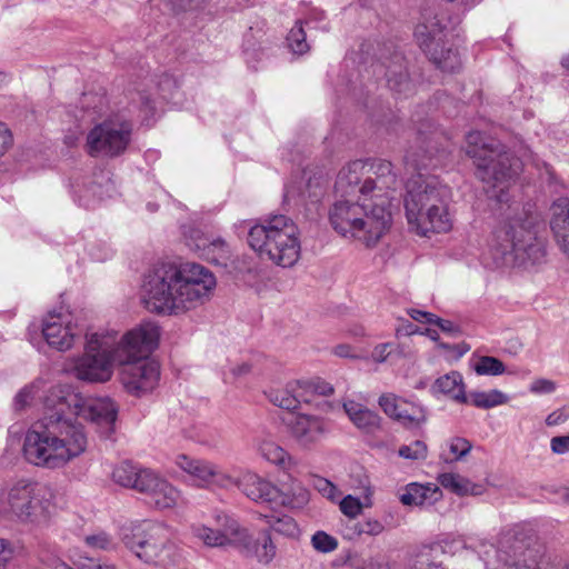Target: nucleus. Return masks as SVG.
<instances>
[{
  "label": "nucleus",
  "mask_w": 569,
  "mask_h": 569,
  "mask_svg": "<svg viewBox=\"0 0 569 569\" xmlns=\"http://www.w3.org/2000/svg\"><path fill=\"white\" fill-rule=\"evenodd\" d=\"M43 417L27 430L22 452L37 467L60 469L88 449L83 426L66 413L86 420L104 436L113 431L117 405L108 397L84 396L70 385L49 387L41 398Z\"/></svg>",
  "instance_id": "obj_1"
},
{
  "label": "nucleus",
  "mask_w": 569,
  "mask_h": 569,
  "mask_svg": "<svg viewBox=\"0 0 569 569\" xmlns=\"http://www.w3.org/2000/svg\"><path fill=\"white\" fill-rule=\"evenodd\" d=\"M399 186L393 166L387 160H356L343 168L336 182L346 194L328 211L332 229L343 238L367 247L378 243L391 224V201Z\"/></svg>",
  "instance_id": "obj_2"
},
{
  "label": "nucleus",
  "mask_w": 569,
  "mask_h": 569,
  "mask_svg": "<svg viewBox=\"0 0 569 569\" xmlns=\"http://www.w3.org/2000/svg\"><path fill=\"white\" fill-rule=\"evenodd\" d=\"M216 286L213 272L200 263H161L146 276L142 300L151 312L179 316L209 301Z\"/></svg>",
  "instance_id": "obj_3"
},
{
  "label": "nucleus",
  "mask_w": 569,
  "mask_h": 569,
  "mask_svg": "<svg viewBox=\"0 0 569 569\" xmlns=\"http://www.w3.org/2000/svg\"><path fill=\"white\" fill-rule=\"evenodd\" d=\"M157 330L149 323H140L117 340L116 333L94 332L87 336L84 352L74 357L68 371L78 380L103 383L111 379L113 365L148 352L156 342Z\"/></svg>",
  "instance_id": "obj_4"
},
{
  "label": "nucleus",
  "mask_w": 569,
  "mask_h": 569,
  "mask_svg": "<svg viewBox=\"0 0 569 569\" xmlns=\"http://www.w3.org/2000/svg\"><path fill=\"white\" fill-rule=\"evenodd\" d=\"M535 213L520 208L518 202L508 206V212L495 228L489 242L496 266H533L543 261L546 249L537 237Z\"/></svg>",
  "instance_id": "obj_5"
},
{
  "label": "nucleus",
  "mask_w": 569,
  "mask_h": 569,
  "mask_svg": "<svg viewBox=\"0 0 569 569\" xmlns=\"http://www.w3.org/2000/svg\"><path fill=\"white\" fill-rule=\"evenodd\" d=\"M406 217L420 236L447 232L452 222L448 210L450 189L435 176L418 173L407 182Z\"/></svg>",
  "instance_id": "obj_6"
},
{
  "label": "nucleus",
  "mask_w": 569,
  "mask_h": 569,
  "mask_svg": "<svg viewBox=\"0 0 569 569\" xmlns=\"http://www.w3.org/2000/svg\"><path fill=\"white\" fill-rule=\"evenodd\" d=\"M467 154L475 160L477 177L498 191L492 194L498 202H508L506 189L521 171L522 162L506 151L495 139L486 140L481 132L467 134Z\"/></svg>",
  "instance_id": "obj_7"
},
{
  "label": "nucleus",
  "mask_w": 569,
  "mask_h": 569,
  "mask_svg": "<svg viewBox=\"0 0 569 569\" xmlns=\"http://www.w3.org/2000/svg\"><path fill=\"white\" fill-rule=\"evenodd\" d=\"M248 243L261 259L282 268H290L300 259L299 229L292 219L283 214L251 226Z\"/></svg>",
  "instance_id": "obj_8"
},
{
  "label": "nucleus",
  "mask_w": 569,
  "mask_h": 569,
  "mask_svg": "<svg viewBox=\"0 0 569 569\" xmlns=\"http://www.w3.org/2000/svg\"><path fill=\"white\" fill-rule=\"evenodd\" d=\"M122 542L146 563L167 567L177 561L176 546L170 540L169 529L159 522L142 520L121 527Z\"/></svg>",
  "instance_id": "obj_9"
},
{
  "label": "nucleus",
  "mask_w": 569,
  "mask_h": 569,
  "mask_svg": "<svg viewBox=\"0 0 569 569\" xmlns=\"http://www.w3.org/2000/svg\"><path fill=\"white\" fill-rule=\"evenodd\" d=\"M132 132V123L128 120L119 117L104 119L88 131L84 150L92 158H117L127 151Z\"/></svg>",
  "instance_id": "obj_10"
},
{
  "label": "nucleus",
  "mask_w": 569,
  "mask_h": 569,
  "mask_svg": "<svg viewBox=\"0 0 569 569\" xmlns=\"http://www.w3.org/2000/svg\"><path fill=\"white\" fill-rule=\"evenodd\" d=\"M142 323H149L156 328L157 339L154 346L148 352L134 356L126 361H119V365L122 366L120 371L121 382L129 393L137 397L152 391L158 386L160 378L159 365L154 360L149 359V355L159 345L160 328L152 321H143Z\"/></svg>",
  "instance_id": "obj_11"
},
{
  "label": "nucleus",
  "mask_w": 569,
  "mask_h": 569,
  "mask_svg": "<svg viewBox=\"0 0 569 569\" xmlns=\"http://www.w3.org/2000/svg\"><path fill=\"white\" fill-rule=\"evenodd\" d=\"M415 36L420 47L439 69L446 72H455L460 68L461 61L458 50L445 47L447 34L438 17L418 24Z\"/></svg>",
  "instance_id": "obj_12"
},
{
  "label": "nucleus",
  "mask_w": 569,
  "mask_h": 569,
  "mask_svg": "<svg viewBox=\"0 0 569 569\" xmlns=\"http://www.w3.org/2000/svg\"><path fill=\"white\" fill-rule=\"evenodd\" d=\"M9 511L22 521H39L47 517L49 500L43 486L20 480L8 492Z\"/></svg>",
  "instance_id": "obj_13"
},
{
  "label": "nucleus",
  "mask_w": 569,
  "mask_h": 569,
  "mask_svg": "<svg viewBox=\"0 0 569 569\" xmlns=\"http://www.w3.org/2000/svg\"><path fill=\"white\" fill-rule=\"evenodd\" d=\"M174 462L199 488H209L211 486L220 488L231 487L232 477L223 472L218 465L211 461L181 453L176 457Z\"/></svg>",
  "instance_id": "obj_14"
},
{
  "label": "nucleus",
  "mask_w": 569,
  "mask_h": 569,
  "mask_svg": "<svg viewBox=\"0 0 569 569\" xmlns=\"http://www.w3.org/2000/svg\"><path fill=\"white\" fill-rule=\"evenodd\" d=\"M382 411L406 429H421L428 421V411L421 405L409 401L395 393H383L378 399Z\"/></svg>",
  "instance_id": "obj_15"
},
{
  "label": "nucleus",
  "mask_w": 569,
  "mask_h": 569,
  "mask_svg": "<svg viewBox=\"0 0 569 569\" xmlns=\"http://www.w3.org/2000/svg\"><path fill=\"white\" fill-rule=\"evenodd\" d=\"M499 561L502 566L522 569L537 563V552L530 546V539L509 530L499 538Z\"/></svg>",
  "instance_id": "obj_16"
},
{
  "label": "nucleus",
  "mask_w": 569,
  "mask_h": 569,
  "mask_svg": "<svg viewBox=\"0 0 569 569\" xmlns=\"http://www.w3.org/2000/svg\"><path fill=\"white\" fill-rule=\"evenodd\" d=\"M41 331L48 346L58 351L71 349L79 336L69 312H48L42 320Z\"/></svg>",
  "instance_id": "obj_17"
},
{
  "label": "nucleus",
  "mask_w": 569,
  "mask_h": 569,
  "mask_svg": "<svg viewBox=\"0 0 569 569\" xmlns=\"http://www.w3.org/2000/svg\"><path fill=\"white\" fill-rule=\"evenodd\" d=\"M284 425L290 438L303 449L316 445L328 432L326 420L315 415L295 413Z\"/></svg>",
  "instance_id": "obj_18"
},
{
  "label": "nucleus",
  "mask_w": 569,
  "mask_h": 569,
  "mask_svg": "<svg viewBox=\"0 0 569 569\" xmlns=\"http://www.w3.org/2000/svg\"><path fill=\"white\" fill-rule=\"evenodd\" d=\"M219 521L221 522L217 529L198 523L191 526V532L194 538L208 547H223L227 545L237 547L238 541H243V527L236 519L222 516L219 517Z\"/></svg>",
  "instance_id": "obj_19"
},
{
  "label": "nucleus",
  "mask_w": 569,
  "mask_h": 569,
  "mask_svg": "<svg viewBox=\"0 0 569 569\" xmlns=\"http://www.w3.org/2000/svg\"><path fill=\"white\" fill-rule=\"evenodd\" d=\"M231 486H236L247 498L258 503H274L280 497V489L272 482L247 470L238 478L232 477Z\"/></svg>",
  "instance_id": "obj_20"
},
{
  "label": "nucleus",
  "mask_w": 569,
  "mask_h": 569,
  "mask_svg": "<svg viewBox=\"0 0 569 569\" xmlns=\"http://www.w3.org/2000/svg\"><path fill=\"white\" fill-rule=\"evenodd\" d=\"M143 480L139 492L144 493L156 508L161 510L171 509L178 505L181 496L180 491L168 480L152 470L143 476Z\"/></svg>",
  "instance_id": "obj_21"
},
{
  "label": "nucleus",
  "mask_w": 569,
  "mask_h": 569,
  "mask_svg": "<svg viewBox=\"0 0 569 569\" xmlns=\"http://www.w3.org/2000/svg\"><path fill=\"white\" fill-rule=\"evenodd\" d=\"M342 408L352 425L366 435H376L382 429L380 415L362 403L348 399L342 402Z\"/></svg>",
  "instance_id": "obj_22"
},
{
  "label": "nucleus",
  "mask_w": 569,
  "mask_h": 569,
  "mask_svg": "<svg viewBox=\"0 0 569 569\" xmlns=\"http://www.w3.org/2000/svg\"><path fill=\"white\" fill-rule=\"evenodd\" d=\"M430 392L436 397L445 396L458 403L468 402L463 377L458 371H450L437 378L430 387Z\"/></svg>",
  "instance_id": "obj_23"
},
{
  "label": "nucleus",
  "mask_w": 569,
  "mask_h": 569,
  "mask_svg": "<svg viewBox=\"0 0 569 569\" xmlns=\"http://www.w3.org/2000/svg\"><path fill=\"white\" fill-rule=\"evenodd\" d=\"M243 541H238L237 547L242 548L247 553L254 556L263 565L270 563L276 555L277 547L273 543L269 531L264 530L257 539L243 528Z\"/></svg>",
  "instance_id": "obj_24"
},
{
  "label": "nucleus",
  "mask_w": 569,
  "mask_h": 569,
  "mask_svg": "<svg viewBox=\"0 0 569 569\" xmlns=\"http://www.w3.org/2000/svg\"><path fill=\"white\" fill-rule=\"evenodd\" d=\"M268 399L274 406L290 411L298 409L301 402H309V399L305 397L300 380L290 381L282 388L271 389L268 392Z\"/></svg>",
  "instance_id": "obj_25"
},
{
  "label": "nucleus",
  "mask_w": 569,
  "mask_h": 569,
  "mask_svg": "<svg viewBox=\"0 0 569 569\" xmlns=\"http://www.w3.org/2000/svg\"><path fill=\"white\" fill-rule=\"evenodd\" d=\"M194 249L202 258L212 263L227 264L230 259L229 244L219 237L213 239L200 237L194 244Z\"/></svg>",
  "instance_id": "obj_26"
},
{
  "label": "nucleus",
  "mask_w": 569,
  "mask_h": 569,
  "mask_svg": "<svg viewBox=\"0 0 569 569\" xmlns=\"http://www.w3.org/2000/svg\"><path fill=\"white\" fill-rule=\"evenodd\" d=\"M359 489L362 490V498L363 501H361L359 498L347 495L343 497L339 502L340 511L348 518L355 519L359 515H361L363 508H369L372 506V486L367 477H365L360 483Z\"/></svg>",
  "instance_id": "obj_27"
},
{
  "label": "nucleus",
  "mask_w": 569,
  "mask_h": 569,
  "mask_svg": "<svg viewBox=\"0 0 569 569\" xmlns=\"http://www.w3.org/2000/svg\"><path fill=\"white\" fill-rule=\"evenodd\" d=\"M149 471L150 469H142L129 461H122L113 468L111 477L116 483L140 491L141 482H144L143 476Z\"/></svg>",
  "instance_id": "obj_28"
},
{
  "label": "nucleus",
  "mask_w": 569,
  "mask_h": 569,
  "mask_svg": "<svg viewBox=\"0 0 569 569\" xmlns=\"http://www.w3.org/2000/svg\"><path fill=\"white\" fill-rule=\"evenodd\" d=\"M440 496L441 491L436 486H423L412 482L400 495V501L405 506H422L425 503H433Z\"/></svg>",
  "instance_id": "obj_29"
},
{
  "label": "nucleus",
  "mask_w": 569,
  "mask_h": 569,
  "mask_svg": "<svg viewBox=\"0 0 569 569\" xmlns=\"http://www.w3.org/2000/svg\"><path fill=\"white\" fill-rule=\"evenodd\" d=\"M386 69L387 82L391 90L399 93L410 90L411 82L408 78L405 59L401 54H393L390 63L386 66Z\"/></svg>",
  "instance_id": "obj_30"
},
{
  "label": "nucleus",
  "mask_w": 569,
  "mask_h": 569,
  "mask_svg": "<svg viewBox=\"0 0 569 569\" xmlns=\"http://www.w3.org/2000/svg\"><path fill=\"white\" fill-rule=\"evenodd\" d=\"M431 138L418 137V146L411 147L406 154V162L412 168H428L436 167L437 162L433 161L435 147L431 144Z\"/></svg>",
  "instance_id": "obj_31"
},
{
  "label": "nucleus",
  "mask_w": 569,
  "mask_h": 569,
  "mask_svg": "<svg viewBox=\"0 0 569 569\" xmlns=\"http://www.w3.org/2000/svg\"><path fill=\"white\" fill-rule=\"evenodd\" d=\"M438 480L443 488L449 489L459 496L481 493V486L476 485L456 473H442L439 476Z\"/></svg>",
  "instance_id": "obj_32"
},
{
  "label": "nucleus",
  "mask_w": 569,
  "mask_h": 569,
  "mask_svg": "<svg viewBox=\"0 0 569 569\" xmlns=\"http://www.w3.org/2000/svg\"><path fill=\"white\" fill-rule=\"evenodd\" d=\"M258 451L263 459L276 466L288 468L291 465V457L289 453L272 440H260L258 443Z\"/></svg>",
  "instance_id": "obj_33"
},
{
  "label": "nucleus",
  "mask_w": 569,
  "mask_h": 569,
  "mask_svg": "<svg viewBox=\"0 0 569 569\" xmlns=\"http://www.w3.org/2000/svg\"><path fill=\"white\" fill-rule=\"evenodd\" d=\"M308 501L309 491L300 482H292L288 491H282L280 489V497L274 500V505L290 508H302Z\"/></svg>",
  "instance_id": "obj_34"
},
{
  "label": "nucleus",
  "mask_w": 569,
  "mask_h": 569,
  "mask_svg": "<svg viewBox=\"0 0 569 569\" xmlns=\"http://www.w3.org/2000/svg\"><path fill=\"white\" fill-rule=\"evenodd\" d=\"M470 401L472 406L480 409H490L509 401V397L498 389L489 391H473L470 392Z\"/></svg>",
  "instance_id": "obj_35"
},
{
  "label": "nucleus",
  "mask_w": 569,
  "mask_h": 569,
  "mask_svg": "<svg viewBox=\"0 0 569 569\" xmlns=\"http://www.w3.org/2000/svg\"><path fill=\"white\" fill-rule=\"evenodd\" d=\"M109 187V181H107L106 187H103L101 183L90 182L89 184H84L82 187L78 186L74 190V194L81 206L90 208L103 198L104 189L108 190Z\"/></svg>",
  "instance_id": "obj_36"
},
{
  "label": "nucleus",
  "mask_w": 569,
  "mask_h": 569,
  "mask_svg": "<svg viewBox=\"0 0 569 569\" xmlns=\"http://www.w3.org/2000/svg\"><path fill=\"white\" fill-rule=\"evenodd\" d=\"M551 228L555 236L569 232V199L560 198L552 204Z\"/></svg>",
  "instance_id": "obj_37"
},
{
  "label": "nucleus",
  "mask_w": 569,
  "mask_h": 569,
  "mask_svg": "<svg viewBox=\"0 0 569 569\" xmlns=\"http://www.w3.org/2000/svg\"><path fill=\"white\" fill-rule=\"evenodd\" d=\"M269 527L277 533L288 538H296L299 536V527L295 519L290 516H264Z\"/></svg>",
  "instance_id": "obj_38"
},
{
  "label": "nucleus",
  "mask_w": 569,
  "mask_h": 569,
  "mask_svg": "<svg viewBox=\"0 0 569 569\" xmlns=\"http://www.w3.org/2000/svg\"><path fill=\"white\" fill-rule=\"evenodd\" d=\"M473 370L479 376H500L505 373L506 367L496 357L482 356L473 365Z\"/></svg>",
  "instance_id": "obj_39"
},
{
  "label": "nucleus",
  "mask_w": 569,
  "mask_h": 569,
  "mask_svg": "<svg viewBox=\"0 0 569 569\" xmlns=\"http://www.w3.org/2000/svg\"><path fill=\"white\" fill-rule=\"evenodd\" d=\"M472 449V445L469 440L461 437H455L448 442L449 455H442V459L446 462H453L462 460Z\"/></svg>",
  "instance_id": "obj_40"
},
{
  "label": "nucleus",
  "mask_w": 569,
  "mask_h": 569,
  "mask_svg": "<svg viewBox=\"0 0 569 569\" xmlns=\"http://www.w3.org/2000/svg\"><path fill=\"white\" fill-rule=\"evenodd\" d=\"M398 455L408 460H425L428 456V447L422 440H416L409 445L401 446Z\"/></svg>",
  "instance_id": "obj_41"
},
{
  "label": "nucleus",
  "mask_w": 569,
  "mask_h": 569,
  "mask_svg": "<svg viewBox=\"0 0 569 569\" xmlns=\"http://www.w3.org/2000/svg\"><path fill=\"white\" fill-rule=\"evenodd\" d=\"M305 397L310 400L311 395L330 396L333 393V387L321 379L300 380Z\"/></svg>",
  "instance_id": "obj_42"
},
{
  "label": "nucleus",
  "mask_w": 569,
  "mask_h": 569,
  "mask_svg": "<svg viewBox=\"0 0 569 569\" xmlns=\"http://www.w3.org/2000/svg\"><path fill=\"white\" fill-rule=\"evenodd\" d=\"M287 40L290 49L295 53L302 54L309 50L301 22L297 23V26L290 30Z\"/></svg>",
  "instance_id": "obj_43"
},
{
  "label": "nucleus",
  "mask_w": 569,
  "mask_h": 569,
  "mask_svg": "<svg viewBox=\"0 0 569 569\" xmlns=\"http://www.w3.org/2000/svg\"><path fill=\"white\" fill-rule=\"evenodd\" d=\"M43 381L37 380L29 386L22 388L14 397V408L17 410L24 409L42 388Z\"/></svg>",
  "instance_id": "obj_44"
},
{
  "label": "nucleus",
  "mask_w": 569,
  "mask_h": 569,
  "mask_svg": "<svg viewBox=\"0 0 569 569\" xmlns=\"http://www.w3.org/2000/svg\"><path fill=\"white\" fill-rule=\"evenodd\" d=\"M311 545L317 551L328 553L337 549L338 541L325 531H317L311 537Z\"/></svg>",
  "instance_id": "obj_45"
},
{
  "label": "nucleus",
  "mask_w": 569,
  "mask_h": 569,
  "mask_svg": "<svg viewBox=\"0 0 569 569\" xmlns=\"http://www.w3.org/2000/svg\"><path fill=\"white\" fill-rule=\"evenodd\" d=\"M479 556L487 568L495 569L502 566V562L499 561V545L496 547L491 543H482Z\"/></svg>",
  "instance_id": "obj_46"
},
{
  "label": "nucleus",
  "mask_w": 569,
  "mask_h": 569,
  "mask_svg": "<svg viewBox=\"0 0 569 569\" xmlns=\"http://www.w3.org/2000/svg\"><path fill=\"white\" fill-rule=\"evenodd\" d=\"M84 543L92 548L99 550H109L113 546L112 538L104 531H99L92 535H88L84 537Z\"/></svg>",
  "instance_id": "obj_47"
},
{
  "label": "nucleus",
  "mask_w": 569,
  "mask_h": 569,
  "mask_svg": "<svg viewBox=\"0 0 569 569\" xmlns=\"http://www.w3.org/2000/svg\"><path fill=\"white\" fill-rule=\"evenodd\" d=\"M358 535L378 536L385 530V526L377 519H366L355 527Z\"/></svg>",
  "instance_id": "obj_48"
},
{
  "label": "nucleus",
  "mask_w": 569,
  "mask_h": 569,
  "mask_svg": "<svg viewBox=\"0 0 569 569\" xmlns=\"http://www.w3.org/2000/svg\"><path fill=\"white\" fill-rule=\"evenodd\" d=\"M315 488L327 499L333 501L338 497L337 487L328 479L318 477L313 482Z\"/></svg>",
  "instance_id": "obj_49"
},
{
  "label": "nucleus",
  "mask_w": 569,
  "mask_h": 569,
  "mask_svg": "<svg viewBox=\"0 0 569 569\" xmlns=\"http://www.w3.org/2000/svg\"><path fill=\"white\" fill-rule=\"evenodd\" d=\"M396 350V345L391 342L379 343L377 345L372 352L371 359L377 363H382L388 360L390 355Z\"/></svg>",
  "instance_id": "obj_50"
},
{
  "label": "nucleus",
  "mask_w": 569,
  "mask_h": 569,
  "mask_svg": "<svg viewBox=\"0 0 569 569\" xmlns=\"http://www.w3.org/2000/svg\"><path fill=\"white\" fill-rule=\"evenodd\" d=\"M556 382L550 379L539 378L530 383L529 390L536 395L552 393L556 390Z\"/></svg>",
  "instance_id": "obj_51"
},
{
  "label": "nucleus",
  "mask_w": 569,
  "mask_h": 569,
  "mask_svg": "<svg viewBox=\"0 0 569 569\" xmlns=\"http://www.w3.org/2000/svg\"><path fill=\"white\" fill-rule=\"evenodd\" d=\"M79 569H114V566L108 562H99L92 558L80 557L74 561Z\"/></svg>",
  "instance_id": "obj_52"
},
{
  "label": "nucleus",
  "mask_w": 569,
  "mask_h": 569,
  "mask_svg": "<svg viewBox=\"0 0 569 569\" xmlns=\"http://www.w3.org/2000/svg\"><path fill=\"white\" fill-rule=\"evenodd\" d=\"M13 137L8 126L0 121V157H2L12 146Z\"/></svg>",
  "instance_id": "obj_53"
},
{
  "label": "nucleus",
  "mask_w": 569,
  "mask_h": 569,
  "mask_svg": "<svg viewBox=\"0 0 569 569\" xmlns=\"http://www.w3.org/2000/svg\"><path fill=\"white\" fill-rule=\"evenodd\" d=\"M41 561L44 566V569H73L59 557L51 553H43L41 556Z\"/></svg>",
  "instance_id": "obj_54"
},
{
  "label": "nucleus",
  "mask_w": 569,
  "mask_h": 569,
  "mask_svg": "<svg viewBox=\"0 0 569 569\" xmlns=\"http://www.w3.org/2000/svg\"><path fill=\"white\" fill-rule=\"evenodd\" d=\"M550 448L556 455H565L569 452V435L553 437L550 440Z\"/></svg>",
  "instance_id": "obj_55"
},
{
  "label": "nucleus",
  "mask_w": 569,
  "mask_h": 569,
  "mask_svg": "<svg viewBox=\"0 0 569 569\" xmlns=\"http://www.w3.org/2000/svg\"><path fill=\"white\" fill-rule=\"evenodd\" d=\"M333 355L340 358H357L350 345L341 343L333 348Z\"/></svg>",
  "instance_id": "obj_56"
},
{
  "label": "nucleus",
  "mask_w": 569,
  "mask_h": 569,
  "mask_svg": "<svg viewBox=\"0 0 569 569\" xmlns=\"http://www.w3.org/2000/svg\"><path fill=\"white\" fill-rule=\"evenodd\" d=\"M437 326L443 331V332H448L452 336H457L460 333V329L457 325H455L452 321L450 320H446V319H442L440 318Z\"/></svg>",
  "instance_id": "obj_57"
},
{
  "label": "nucleus",
  "mask_w": 569,
  "mask_h": 569,
  "mask_svg": "<svg viewBox=\"0 0 569 569\" xmlns=\"http://www.w3.org/2000/svg\"><path fill=\"white\" fill-rule=\"evenodd\" d=\"M11 549L3 539H0V569H4L11 558Z\"/></svg>",
  "instance_id": "obj_58"
},
{
  "label": "nucleus",
  "mask_w": 569,
  "mask_h": 569,
  "mask_svg": "<svg viewBox=\"0 0 569 569\" xmlns=\"http://www.w3.org/2000/svg\"><path fill=\"white\" fill-rule=\"evenodd\" d=\"M566 420H567V415L565 413V411L556 410V411L551 412L550 415H548V417L546 418V423L548 426H556V425L565 422Z\"/></svg>",
  "instance_id": "obj_59"
},
{
  "label": "nucleus",
  "mask_w": 569,
  "mask_h": 569,
  "mask_svg": "<svg viewBox=\"0 0 569 569\" xmlns=\"http://www.w3.org/2000/svg\"><path fill=\"white\" fill-rule=\"evenodd\" d=\"M251 365L248 362H243L241 365H237L231 368V373L236 378L244 377L251 372Z\"/></svg>",
  "instance_id": "obj_60"
},
{
  "label": "nucleus",
  "mask_w": 569,
  "mask_h": 569,
  "mask_svg": "<svg viewBox=\"0 0 569 569\" xmlns=\"http://www.w3.org/2000/svg\"><path fill=\"white\" fill-rule=\"evenodd\" d=\"M557 241L562 249V251L568 256L569 258V232H566L563 234L556 236Z\"/></svg>",
  "instance_id": "obj_61"
},
{
  "label": "nucleus",
  "mask_w": 569,
  "mask_h": 569,
  "mask_svg": "<svg viewBox=\"0 0 569 569\" xmlns=\"http://www.w3.org/2000/svg\"><path fill=\"white\" fill-rule=\"evenodd\" d=\"M408 313L413 320L419 321V322H422L423 318L426 317V311H421L418 309H410L408 311Z\"/></svg>",
  "instance_id": "obj_62"
},
{
  "label": "nucleus",
  "mask_w": 569,
  "mask_h": 569,
  "mask_svg": "<svg viewBox=\"0 0 569 569\" xmlns=\"http://www.w3.org/2000/svg\"><path fill=\"white\" fill-rule=\"evenodd\" d=\"M439 317L431 313V312H427L426 311V317L423 318V321L422 323H433V325H437L438 321H439Z\"/></svg>",
  "instance_id": "obj_63"
},
{
  "label": "nucleus",
  "mask_w": 569,
  "mask_h": 569,
  "mask_svg": "<svg viewBox=\"0 0 569 569\" xmlns=\"http://www.w3.org/2000/svg\"><path fill=\"white\" fill-rule=\"evenodd\" d=\"M482 0H461V2L466 6V7H473L476 4H478L479 2H481Z\"/></svg>",
  "instance_id": "obj_64"
}]
</instances>
